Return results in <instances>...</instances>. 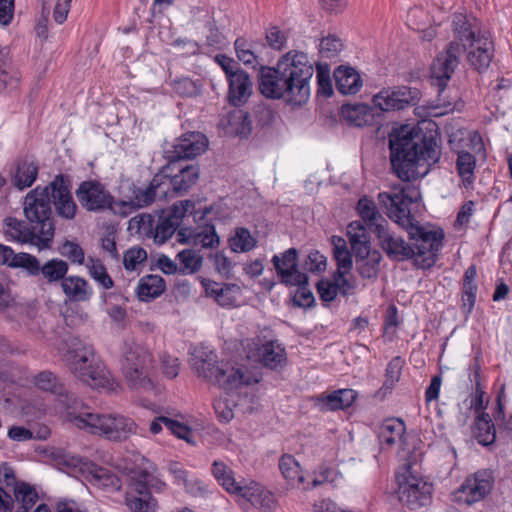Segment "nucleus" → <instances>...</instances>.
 Wrapping results in <instances>:
<instances>
[{"label": "nucleus", "mask_w": 512, "mask_h": 512, "mask_svg": "<svg viewBox=\"0 0 512 512\" xmlns=\"http://www.w3.org/2000/svg\"><path fill=\"white\" fill-rule=\"evenodd\" d=\"M390 161L403 181L426 176L439 162L441 137L436 123L401 125L389 134Z\"/></svg>", "instance_id": "1"}, {"label": "nucleus", "mask_w": 512, "mask_h": 512, "mask_svg": "<svg viewBox=\"0 0 512 512\" xmlns=\"http://www.w3.org/2000/svg\"><path fill=\"white\" fill-rule=\"evenodd\" d=\"M419 198V191L409 187L378 194V200L387 210L388 216L407 230L411 245L415 249V265L421 269H429L435 265L438 253L443 247L444 232L442 229L423 226L412 216L409 206Z\"/></svg>", "instance_id": "2"}, {"label": "nucleus", "mask_w": 512, "mask_h": 512, "mask_svg": "<svg viewBox=\"0 0 512 512\" xmlns=\"http://www.w3.org/2000/svg\"><path fill=\"white\" fill-rule=\"evenodd\" d=\"M24 219L6 217L3 233L6 240L29 244L39 250L50 249L55 236V218L47 188L37 186L23 200Z\"/></svg>", "instance_id": "3"}, {"label": "nucleus", "mask_w": 512, "mask_h": 512, "mask_svg": "<svg viewBox=\"0 0 512 512\" xmlns=\"http://www.w3.org/2000/svg\"><path fill=\"white\" fill-rule=\"evenodd\" d=\"M313 65L307 54L289 51L277 62L276 67L261 66L257 79L262 96H309Z\"/></svg>", "instance_id": "4"}, {"label": "nucleus", "mask_w": 512, "mask_h": 512, "mask_svg": "<svg viewBox=\"0 0 512 512\" xmlns=\"http://www.w3.org/2000/svg\"><path fill=\"white\" fill-rule=\"evenodd\" d=\"M374 105L364 103L344 104L341 107V116L347 124L355 127H363L373 124L375 116L382 112L402 110L414 100L416 101L415 113L422 118L440 117L453 110L451 103L445 98H372Z\"/></svg>", "instance_id": "5"}, {"label": "nucleus", "mask_w": 512, "mask_h": 512, "mask_svg": "<svg viewBox=\"0 0 512 512\" xmlns=\"http://www.w3.org/2000/svg\"><path fill=\"white\" fill-rule=\"evenodd\" d=\"M452 26L455 39L461 44L456 41L451 42L447 50L436 57L431 67V85L438 88L439 95L444 91L458 66L463 48H467V45L476 40L478 35L486 32L481 31L480 23L476 18L463 13L454 14Z\"/></svg>", "instance_id": "6"}, {"label": "nucleus", "mask_w": 512, "mask_h": 512, "mask_svg": "<svg viewBox=\"0 0 512 512\" xmlns=\"http://www.w3.org/2000/svg\"><path fill=\"white\" fill-rule=\"evenodd\" d=\"M67 347L64 360L77 379L97 389L109 385V374L96 355L93 345L79 337H73Z\"/></svg>", "instance_id": "7"}, {"label": "nucleus", "mask_w": 512, "mask_h": 512, "mask_svg": "<svg viewBox=\"0 0 512 512\" xmlns=\"http://www.w3.org/2000/svg\"><path fill=\"white\" fill-rule=\"evenodd\" d=\"M192 368L199 377L219 385L227 392L251 383V376L246 368H234L228 364H219L216 352L207 347L195 349Z\"/></svg>", "instance_id": "8"}, {"label": "nucleus", "mask_w": 512, "mask_h": 512, "mask_svg": "<svg viewBox=\"0 0 512 512\" xmlns=\"http://www.w3.org/2000/svg\"><path fill=\"white\" fill-rule=\"evenodd\" d=\"M193 208L192 201L183 200L170 208L136 216L131 219V223L136 225L140 233L152 238L155 243L163 244L174 235L184 216Z\"/></svg>", "instance_id": "9"}, {"label": "nucleus", "mask_w": 512, "mask_h": 512, "mask_svg": "<svg viewBox=\"0 0 512 512\" xmlns=\"http://www.w3.org/2000/svg\"><path fill=\"white\" fill-rule=\"evenodd\" d=\"M152 355L147 348L126 340L122 348V371L129 386L134 389H152L150 379Z\"/></svg>", "instance_id": "10"}, {"label": "nucleus", "mask_w": 512, "mask_h": 512, "mask_svg": "<svg viewBox=\"0 0 512 512\" xmlns=\"http://www.w3.org/2000/svg\"><path fill=\"white\" fill-rule=\"evenodd\" d=\"M84 422L79 420L78 428L91 434L103 436L111 441H123L136 433L137 425L131 419L116 413H92Z\"/></svg>", "instance_id": "11"}, {"label": "nucleus", "mask_w": 512, "mask_h": 512, "mask_svg": "<svg viewBox=\"0 0 512 512\" xmlns=\"http://www.w3.org/2000/svg\"><path fill=\"white\" fill-rule=\"evenodd\" d=\"M76 199L82 209L92 213L118 212L114 196L105 184L97 179L82 181L75 190Z\"/></svg>", "instance_id": "12"}, {"label": "nucleus", "mask_w": 512, "mask_h": 512, "mask_svg": "<svg viewBox=\"0 0 512 512\" xmlns=\"http://www.w3.org/2000/svg\"><path fill=\"white\" fill-rule=\"evenodd\" d=\"M494 473L490 469H479L470 474L454 492V500L471 506L484 500L493 490Z\"/></svg>", "instance_id": "13"}, {"label": "nucleus", "mask_w": 512, "mask_h": 512, "mask_svg": "<svg viewBox=\"0 0 512 512\" xmlns=\"http://www.w3.org/2000/svg\"><path fill=\"white\" fill-rule=\"evenodd\" d=\"M51 205L53 204L57 215L65 220H73L78 211V206L71 193V180L68 175L58 174L46 186Z\"/></svg>", "instance_id": "14"}, {"label": "nucleus", "mask_w": 512, "mask_h": 512, "mask_svg": "<svg viewBox=\"0 0 512 512\" xmlns=\"http://www.w3.org/2000/svg\"><path fill=\"white\" fill-rule=\"evenodd\" d=\"M208 146L206 136L200 132H190L182 135L170 148L165 149V159L177 165L182 161L193 159L203 152Z\"/></svg>", "instance_id": "15"}, {"label": "nucleus", "mask_w": 512, "mask_h": 512, "mask_svg": "<svg viewBox=\"0 0 512 512\" xmlns=\"http://www.w3.org/2000/svg\"><path fill=\"white\" fill-rule=\"evenodd\" d=\"M375 235L379 246L390 260L403 262L415 257L414 246L405 241L403 236L391 230L388 224L385 227L378 225Z\"/></svg>", "instance_id": "16"}, {"label": "nucleus", "mask_w": 512, "mask_h": 512, "mask_svg": "<svg viewBox=\"0 0 512 512\" xmlns=\"http://www.w3.org/2000/svg\"><path fill=\"white\" fill-rule=\"evenodd\" d=\"M272 263L284 285L308 284V276L298 269V251L296 248H289L281 255H274Z\"/></svg>", "instance_id": "17"}, {"label": "nucleus", "mask_w": 512, "mask_h": 512, "mask_svg": "<svg viewBox=\"0 0 512 512\" xmlns=\"http://www.w3.org/2000/svg\"><path fill=\"white\" fill-rule=\"evenodd\" d=\"M28 259L29 261L25 262L27 274L38 277L47 284L61 283L69 270L68 263L60 258L49 259L43 264L32 254Z\"/></svg>", "instance_id": "18"}, {"label": "nucleus", "mask_w": 512, "mask_h": 512, "mask_svg": "<svg viewBox=\"0 0 512 512\" xmlns=\"http://www.w3.org/2000/svg\"><path fill=\"white\" fill-rule=\"evenodd\" d=\"M432 485L415 476H408L405 481L399 483V500L407 504L411 509H416L428 504L431 498Z\"/></svg>", "instance_id": "19"}, {"label": "nucleus", "mask_w": 512, "mask_h": 512, "mask_svg": "<svg viewBox=\"0 0 512 512\" xmlns=\"http://www.w3.org/2000/svg\"><path fill=\"white\" fill-rule=\"evenodd\" d=\"M177 240L181 244L202 248H216L220 242L215 226L212 224L197 228H180L177 233Z\"/></svg>", "instance_id": "20"}, {"label": "nucleus", "mask_w": 512, "mask_h": 512, "mask_svg": "<svg viewBox=\"0 0 512 512\" xmlns=\"http://www.w3.org/2000/svg\"><path fill=\"white\" fill-rule=\"evenodd\" d=\"M464 50H468L467 60L475 70L479 72L486 70L491 63L494 51L490 33L478 35L476 40L467 45V48H463Z\"/></svg>", "instance_id": "21"}, {"label": "nucleus", "mask_w": 512, "mask_h": 512, "mask_svg": "<svg viewBox=\"0 0 512 512\" xmlns=\"http://www.w3.org/2000/svg\"><path fill=\"white\" fill-rule=\"evenodd\" d=\"M129 193L127 200H121L117 203L118 213L125 216L158 201L151 182L147 186H138L132 183L129 186Z\"/></svg>", "instance_id": "22"}, {"label": "nucleus", "mask_w": 512, "mask_h": 512, "mask_svg": "<svg viewBox=\"0 0 512 512\" xmlns=\"http://www.w3.org/2000/svg\"><path fill=\"white\" fill-rule=\"evenodd\" d=\"M55 401L57 407L66 414L67 421L77 428L79 420L86 422L87 415H92L93 413L89 411L88 407L79 397L64 387L57 394Z\"/></svg>", "instance_id": "23"}, {"label": "nucleus", "mask_w": 512, "mask_h": 512, "mask_svg": "<svg viewBox=\"0 0 512 512\" xmlns=\"http://www.w3.org/2000/svg\"><path fill=\"white\" fill-rule=\"evenodd\" d=\"M358 396L357 391L350 388L334 390L316 397L317 405L322 411L345 410L352 406Z\"/></svg>", "instance_id": "24"}, {"label": "nucleus", "mask_w": 512, "mask_h": 512, "mask_svg": "<svg viewBox=\"0 0 512 512\" xmlns=\"http://www.w3.org/2000/svg\"><path fill=\"white\" fill-rule=\"evenodd\" d=\"M235 494L246 499L255 508L270 511L276 505L274 495L262 485L253 481L247 485H241Z\"/></svg>", "instance_id": "25"}, {"label": "nucleus", "mask_w": 512, "mask_h": 512, "mask_svg": "<svg viewBox=\"0 0 512 512\" xmlns=\"http://www.w3.org/2000/svg\"><path fill=\"white\" fill-rule=\"evenodd\" d=\"M333 77L338 92L342 95H356L363 86L360 73L351 66L341 65L334 70Z\"/></svg>", "instance_id": "26"}, {"label": "nucleus", "mask_w": 512, "mask_h": 512, "mask_svg": "<svg viewBox=\"0 0 512 512\" xmlns=\"http://www.w3.org/2000/svg\"><path fill=\"white\" fill-rule=\"evenodd\" d=\"M224 132L230 136L248 138L252 132V121L249 114L241 109H234L220 122Z\"/></svg>", "instance_id": "27"}, {"label": "nucleus", "mask_w": 512, "mask_h": 512, "mask_svg": "<svg viewBox=\"0 0 512 512\" xmlns=\"http://www.w3.org/2000/svg\"><path fill=\"white\" fill-rule=\"evenodd\" d=\"M265 44L260 39L238 37L234 42L237 59L245 66L256 67Z\"/></svg>", "instance_id": "28"}, {"label": "nucleus", "mask_w": 512, "mask_h": 512, "mask_svg": "<svg viewBox=\"0 0 512 512\" xmlns=\"http://www.w3.org/2000/svg\"><path fill=\"white\" fill-rule=\"evenodd\" d=\"M258 361L266 368H282L287 361L285 348L278 341H266L257 348Z\"/></svg>", "instance_id": "29"}, {"label": "nucleus", "mask_w": 512, "mask_h": 512, "mask_svg": "<svg viewBox=\"0 0 512 512\" xmlns=\"http://www.w3.org/2000/svg\"><path fill=\"white\" fill-rule=\"evenodd\" d=\"M60 284L67 301L86 302L89 301L93 295L92 287L80 276L66 275Z\"/></svg>", "instance_id": "30"}, {"label": "nucleus", "mask_w": 512, "mask_h": 512, "mask_svg": "<svg viewBox=\"0 0 512 512\" xmlns=\"http://www.w3.org/2000/svg\"><path fill=\"white\" fill-rule=\"evenodd\" d=\"M175 168V165L167 161V164L150 181L157 200H165L177 196L174 191L175 186L172 178V172L175 171Z\"/></svg>", "instance_id": "31"}, {"label": "nucleus", "mask_w": 512, "mask_h": 512, "mask_svg": "<svg viewBox=\"0 0 512 512\" xmlns=\"http://www.w3.org/2000/svg\"><path fill=\"white\" fill-rule=\"evenodd\" d=\"M406 431L405 422L400 418L385 419L378 432V439L382 448H390L401 442Z\"/></svg>", "instance_id": "32"}, {"label": "nucleus", "mask_w": 512, "mask_h": 512, "mask_svg": "<svg viewBox=\"0 0 512 512\" xmlns=\"http://www.w3.org/2000/svg\"><path fill=\"white\" fill-rule=\"evenodd\" d=\"M355 257L356 270L363 279L376 278L380 270L382 255L378 250L371 248L364 250V253H353Z\"/></svg>", "instance_id": "33"}, {"label": "nucleus", "mask_w": 512, "mask_h": 512, "mask_svg": "<svg viewBox=\"0 0 512 512\" xmlns=\"http://www.w3.org/2000/svg\"><path fill=\"white\" fill-rule=\"evenodd\" d=\"M356 209L361 220L374 234L377 233L378 225L385 227L388 224V221L378 211L376 203L367 196L358 200Z\"/></svg>", "instance_id": "34"}, {"label": "nucleus", "mask_w": 512, "mask_h": 512, "mask_svg": "<svg viewBox=\"0 0 512 512\" xmlns=\"http://www.w3.org/2000/svg\"><path fill=\"white\" fill-rule=\"evenodd\" d=\"M175 171L172 172V178L174 181V191L176 195H183L186 193L198 180L199 178V167L194 164L182 165L178 163Z\"/></svg>", "instance_id": "35"}, {"label": "nucleus", "mask_w": 512, "mask_h": 512, "mask_svg": "<svg viewBox=\"0 0 512 512\" xmlns=\"http://www.w3.org/2000/svg\"><path fill=\"white\" fill-rule=\"evenodd\" d=\"M129 487L138 494L161 493L166 488V483L146 470H140L132 476Z\"/></svg>", "instance_id": "36"}, {"label": "nucleus", "mask_w": 512, "mask_h": 512, "mask_svg": "<svg viewBox=\"0 0 512 512\" xmlns=\"http://www.w3.org/2000/svg\"><path fill=\"white\" fill-rule=\"evenodd\" d=\"M12 492L15 512H30L39 499L35 487L27 482L16 484Z\"/></svg>", "instance_id": "37"}, {"label": "nucleus", "mask_w": 512, "mask_h": 512, "mask_svg": "<svg viewBox=\"0 0 512 512\" xmlns=\"http://www.w3.org/2000/svg\"><path fill=\"white\" fill-rule=\"evenodd\" d=\"M165 291V281L160 275H145L140 278L136 292L140 301L149 302Z\"/></svg>", "instance_id": "38"}, {"label": "nucleus", "mask_w": 512, "mask_h": 512, "mask_svg": "<svg viewBox=\"0 0 512 512\" xmlns=\"http://www.w3.org/2000/svg\"><path fill=\"white\" fill-rule=\"evenodd\" d=\"M472 433L480 445L488 447L494 444L496 440V429L488 413L482 412L476 417L472 426Z\"/></svg>", "instance_id": "39"}, {"label": "nucleus", "mask_w": 512, "mask_h": 512, "mask_svg": "<svg viewBox=\"0 0 512 512\" xmlns=\"http://www.w3.org/2000/svg\"><path fill=\"white\" fill-rule=\"evenodd\" d=\"M37 175V162L33 158L26 157L17 164L14 184L20 190L31 187L36 181Z\"/></svg>", "instance_id": "40"}, {"label": "nucleus", "mask_w": 512, "mask_h": 512, "mask_svg": "<svg viewBox=\"0 0 512 512\" xmlns=\"http://www.w3.org/2000/svg\"><path fill=\"white\" fill-rule=\"evenodd\" d=\"M125 505L130 512H157L158 501L150 493L138 494L131 490L125 495Z\"/></svg>", "instance_id": "41"}, {"label": "nucleus", "mask_w": 512, "mask_h": 512, "mask_svg": "<svg viewBox=\"0 0 512 512\" xmlns=\"http://www.w3.org/2000/svg\"><path fill=\"white\" fill-rule=\"evenodd\" d=\"M333 255L337 269L334 273L341 276V272L350 273L353 267V255L347 247V243L341 236H332Z\"/></svg>", "instance_id": "42"}, {"label": "nucleus", "mask_w": 512, "mask_h": 512, "mask_svg": "<svg viewBox=\"0 0 512 512\" xmlns=\"http://www.w3.org/2000/svg\"><path fill=\"white\" fill-rule=\"evenodd\" d=\"M279 469L287 484L293 488H300L304 484V476L299 462L290 454H284L279 460Z\"/></svg>", "instance_id": "43"}, {"label": "nucleus", "mask_w": 512, "mask_h": 512, "mask_svg": "<svg viewBox=\"0 0 512 512\" xmlns=\"http://www.w3.org/2000/svg\"><path fill=\"white\" fill-rule=\"evenodd\" d=\"M347 236L351 245L352 253H364V250L371 248L370 235L367 228L361 221H352L347 227Z\"/></svg>", "instance_id": "44"}, {"label": "nucleus", "mask_w": 512, "mask_h": 512, "mask_svg": "<svg viewBox=\"0 0 512 512\" xmlns=\"http://www.w3.org/2000/svg\"><path fill=\"white\" fill-rule=\"evenodd\" d=\"M176 259L179 263V274L188 275L198 272L203 263V256L195 249H184L180 251Z\"/></svg>", "instance_id": "45"}, {"label": "nucleus", "mask_w": 512, "mask_h": 512, "mask_svg": "<svg viewBox=\"0 0 512 512\" xmlns=\"http://www.w3.org/2000/svg\"><path fill=\"white\" fill-rule=\"evenodd\" d=\"M227 81L229 83L230 96H251L253 83L249 74L241 68L231 74Z\"/></svg>", "instance_id": "46"}, {"label": "nucleus", "mask_w": 512, "mask_h": 512, "mask_svg": "<svg viewBox=\"0 0 512 512\" xmlns=\"http://www.w3.org/2000/svg\"><path fill=\"white\" fill-rule=\"evenodd\" d=\"M475 167L476 158L474 155L466 151L458 152L456 168L465 187L473 183Z\"/></svg>", "instance_id": "47"}, {"label": "nucleus", "mask_w": 512, "mask_h": 512, "mask_svg": "<svg viewBox=\"0 0 512 512\" xmlns=\"http://www.w3.org/2000/svg\"><path fill=\"white\" fill-rule=\"evenodd\" d=\"M212 474L218 483L229 493L235 494L241 486L235 481L232 470L221 461L213 462Z\"/></svg>", "instance_id": "48"}, {"label": "nucleus", "mask_w": 512, "mask_h": 512, "mask_svg": "<svg viewBox=\"0 0 512 512\" xmlns=\"http://www.w3.org/2000/svg\"><path fill=\"white\" fill-rule=\"evenodd\" d=\"M256 243L250 231L245 227L237 228L234 236L229 239L230 248L235 253L249 252L255 248Z\"/></svg>", "instance_id": "49"}, {"label": "nucleus", "mask_w": 512, "mask_h": 512, "mask_svg": "<svg viewBox=\"0 0 512 512\" xmlns=\"http://www.w3.org/2000/svg\"><path fill=\"white\" fill-rule=\"evenodd\" d=\"M317 48L321 58L333 59L337 57L343 49V42L338 36L328 34L319 40Z\"/></svg>", "instance_id": "50"}, {"label": "nucleus", "mask_w": 512, "mask_h": 512, "mask_svg": "<svg viewBox=\"0 0 512 512\" xmlns=\"http://www.w3.org/2000/svg\"><path fill=\"white\" fill-rule=\"evenodd\" d=\"M30 255L24 252L16 254L11 247L0 244V265L26 270L25 262L29 261Z\"/></svg>", "instance_id": "51"}, {"label": "nucleus", "mask_w": 512, "mask_h": 512, "mask_svg": "<svg viewBox=\"0 0 512 512\" xmlns=\"http://www.w3.org/2000/svg\"><path fill=\"white\" fill-rule=\"evenodd\" d=\"M34 384L38 389L50 392L55 396H57L64 387L58 381V378L50 371H42L38 373L34 378Z\"/></svg>", "instance_id": "52"}, {"label": "nucleus", "mask_w": 512, "mask_h": 512, "mask_svg": "<svg viewBox=\"0 0 512 512\" xmlns=\"http://www.w3.org/2000/svg\"><path fill=\"white\" fill-rule=\"evenodd\" d=\"M10 57L7 47L0 48V93H4L8 87L16 85V79L9 75Z\"/></svg>", "instance_id": "53"}, {"label": "nucleus", "mask_w": 512, "mask_h": 512, "mask_svg": "<svg viewBox=\"0 0 512 512\" xmlns=\"http://www.w3.org/2000/svg\"><path fill=\"white\" fill-rule=\"evenodd\" d=\"M404 366V360L400 356L391 359L386 367L385 382L381 389L391 391L399 381Z\"/></svg>", "instance_id": "54"}, {"label": "nucleus", "mask_w": 512, "mask_h": 512, "mask_svg": "<svg viewBox=\"0 0 512 512\" xmlns=\"http://www.w3.org/2000/svg\"><path fill=\"white\" fill-rule=\"evenodd\" d=\"M59 253L72 263L82 265L85 260V253L82 247L75 241L65 240L58 248Z\"/></svg>", "instance_id": "55"}, {"label": "nucleus", "mask_w": 512, "mask_h": 512, "mask_svg": "<svg viewBox=\"0 0 512 512\" xmlns=\"http://www.w3.org/2000/svg\"><path fill=\"white\" fill-rule=\"evenodd\" d=\"M91 261L92 264L88 267L89 275L104 289H111L114 286V281L107 273L105 266L99 260Z\"/></svg>", "instance_id": "56"}, {"label": "nucleus", "mask_w": 512, "mask_h": 512, "mask_svg": "<svg viewBox=\"0 0 512 512\" xmlns=\"http://www.w3.org/2000/svg\"><path fill=\"white\" fill-rule=\"evenodd\" d=\"M316 78L318 84V91L316 96H332L333 87L328 65H317Z\"/></svg>", "instance_id": "57"}, {"label": "nucleus", "mask_w": 512, "mask_h": 512, "mask_svg": "<svg viewBox=\"0 0 512 512\" xmlns=\"http://www.w3.org/2000/svg\"><path fill=\"white\" fill-rule=\"evenodd\" d=\"M173 90L179 96H198L202 93L198 81L183 77L173 81Z\"/></svg>", "instance_id": "58"}, {"label": "nucleus", "mask_w": 512, "mask_h": 512, "mask_svg": "<svg viewBox=\"0 0 512 512\" xmlns=\"http://www.w3.org/2000/svg\"><path fill=\"white\" fill-rule=\"evenodd\" d=\"M147 259V252L141 247L128 249L123 256V265L126 270H136L137 266Z\"/></svg>", "instance_id": "59"}, {"label": "nucleus", "mask_w": 512, "mask_h": 512, "mask_svg": "<svg viewBox=\"0 0 512 512\" xmlns=\"http://www.w3.org/2000/svg\"><path fill=\"white\" fill-rule=\"evenodd\" d=\"M316 290L323 302H332L336 299L339 287L335 283L334 279H320L316 284Z\"/></svg>", "instance_id": "60"}, {"label": "nucleus", "mask_w": 512, "mask_h": 512, "mask_svg": "<svg viewBox=\"0 0 512 512\" xmlns=\"http://www.w3.org/2000/svg\"><path fill=\"white\" fill-rule=\"evenodd\" d=\"M303 266H304V269L309 272L320 273V272H323L326 270L327 259L319 251L313 250V251L309 252V254L307 255V258H306Z\"/></svg>", "instance_id": "61"}, {"label": "nucleus", "mask_w": 512, "mask_h": 512, "mask_svg": "<svg viewBox=\"0 0 512 512\" xmlns=\"http://www.w3.org/2000/svg\"><path fill=\"white\" fill-rule=\"evenodd\" d=\"M266 41L269 47L274 50H281L285 47L287 38L278 27H271L266 31Z\"/></svg>", "instance_id": "62"}, {"label": "nucleus", "mask_w": 512, "mask_h": 512, "mask_svg": "<svg viewBox=\"0 0 512 512\" xmlns=\"http://www.w3.org/2000/svg\"><path fill=\"white\" fill-rule=\"evenodd\" d=\"M163 374L170 379H173L179 374L180 363L178 358L163 354L160 358Z\"/></svg>", "instance_id": "63"}, {"label": "nucleus", "mask_w": 512, "mask_h": 512, "mask_svg": "<svg viewBox=\"0 0 512 512\" xmlns=\"http://www.w3.org/2000/svg\"><path fill=\"white\" fill-rule=\"evenodd\" d=\"M94 477L98 479L101 484L105 487H110L114 490H118L121 488L120 479L109 470L104 468H99L95 471Z\"/></svg>", "instance_id": "64"}]
</instances>
